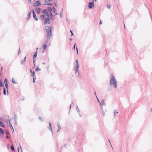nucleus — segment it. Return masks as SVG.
I'll use <instances>...</instances> for the list:
<instances>
[{
    "instance_id": "obj_1",
    "label": "nucleus",
    "mask_w": 152,
    "mask_h": 152,
    "mask_svg": "<svg viewBox=\"0 0 152 152\" xmlns=\"http://www.w3.org/2000/svg\"><path fill=\"white\" fill-rule=\"evenodd\" d=\"M52 28V27L51 26H46L45 27V29L47 33L46 37L48 39H50V37H52V36L51 33Z\"/></svg>"
},
{
    "instance_id": "obj_2",
    "label": "nucleus",
    "mask_w": 152,
    "mask_h": 152,
    "mask_svg": "<svg viewBox=\"0 0 152 152\" xmlns=\"http://www.w3.org/2000/svg\"><path fill=\"white\" fill-rule=\"evenodd\" d=\"M113 84L114 88L117 87V81L113 75L111 74L110 75V85L111 86Z\"/></svg>"
},
{
    "instance_id": "obj_3",
    "label": "nucleus",
    "mask_w": 152,
    "mask_h": 152,
    "mask_svg": "<svg viewBox=\"0 0 152 152\" xmlns=\"http://www.w3.org/2000/svg\"><path fill=\"white\" fill-rule=\"evenodd\" d=\"M76 63V66L74 68V70L75 72V73L76 74L77 72L79 73L78 70L79 69V64L77 60L74 63V64Z\"/></svg>"
},
{
    "instance_id": "obj_4",
    "label": "nucleus",
    "mask_w": 152,
    "mask_h": 152,
    "mask_svg": "<svg viewBox=\"0 0 152 152\" xmlns=\"http://www.w3.org/2000/svg\"><path fill=\"white\" fill-rule=\"evenodd\" d=\"M50 23V19L47 17L46 18L44 19V24L46 25L47 23L49 24Z\"/></svg>"
},
{
    "instance_id": "obj_5",
    "label": "nucleus",
    "mask_w": 152,
    "mask_h": 152,
    "mask_svg": "<svg viewBox=\"0 0 152 152\" xmlns=\"http://www.w3.org/2000/svg\"><path fill=\"white\" fill-rule=\"evenodd\" d=\"M94 0H93L92 2H90L88 4V7L90 9H92L94 6V4L93 2Z\"/></svg>"
},
{
    "instance_id": "obj_6",
    "label": "nucleus",
    "mask_w": 152,
    "mask_h": 152,
    "mask_svg": "<svg viewBox=\"0 0 152 152\" xmlns=\"http://www.w3.org/2000/svg\"><path fill=\"white\" fill-rule=\"evenodd\" d=\"M41 5L40 1L38 0L36 1L34 4V6L35 7L39 6Z\"/></svg>"
},
{
    "instance_id": "obj_7",
    "label": "nucleus",
    "mask_w": 152,
    "mask_h": 152,
    "mask_svg": "<svg viewBox=\"0 0 152 152\" xmlns=\"http://www.w3.org/2000/svg\"><path fill=\"white\" fill-rule=\"evenodd\" d=\"M28 14L27 15V20H28L30 19L31 15V10H30L29 12H28Z\"/></svg>"
},
{
    "instance_id": "obj_8",
    "label": "nucleus",
    "mask_w": 152,
    "mask_h": 152,
    "mask_svg": "<svg viewBox=\"0 0 152 152\" xmlns=\"http://www.w3.org/2000/svg\"><path fill=\"white\" fill-rule=\"evenodd\" d=\"M48 128L49 129H50V130L51 131V132L52 133V135H53V132L52 130V126H51V124L50 122H49V126L48 127Z\"/></svg>"
},
{
    "instance_id": "obj_9",
    "label": "nucleus",
    "mask_w": 152,
    "mask_h": 152,
    "mask_svg": "<svg viewBox=\"0 0 152 152\" xmlns=\"http://www.w3.org/2000/svg\"><path fill=\"white\" fill-rule=\"evenodd\" d=\"M41 10V9L37 7L36 8V9L35 10V11L36 12L38 13V14L40 13V11Z\"/></svg>"
},
{
    "instance_id": "obj_10",
    "label": "nucleus",
    "mask_w": 152,
    "mask_h": 152,
    "mask_svg": "<svg viewBox=\"0 0 152 152\" xmlns=\"http://www.w3.org/2000/svg\"><path fill=\"white\" fill-rule=\"evenodd\" d=\"M100 104L101 106H103V105H105L106 104L104 103V99H102L101 102L100 103Z\"/></svg>"
},
{
    "instance_id": "obj_11",
    "label": "nucleus",
    "mask_w": 152,
    "mask_h": 152,
    "mask_svg": "<svg viewBox=\"0 0 152 152\" xmlns=\"http://www.w3.org/2000/svg\"><path fill=\"white\" fill-rule=\"evenodd\" d=\"M4 133V130L2 128H0V136L3 135Z\"/></svg>"
},
{
    "instance_id": "obj_12",
    "label": "nucleus",
    "mask_w": 152,
    "mask_h": 152,
    "mask_svg": "<svg viewBox=\"0 0 152 152\" xmlns=\"http://www.w3.org/2000/svg\"><path fill=\"white\" fill-rule=\"evenodd\" d=\"M48 12L47 10L45 9L42 10V13H44L45 14H46Z\"/></svg>"
},
{
    "instance_id": "obj_13",
    "label": "nucleus",
    "mask_w": 152,
    "mask_h": 152,
    "mask_svg": "<svg viewBox=\"0 0 152 152\" xmlns=\"http://www.w3.org/2000/svg\"><path fill=\"white\" fill-rule=\"evenodd\" d=\"M47 10L49 11L50 13H52L51 12L52 11V9L50 7H48L47 8Z\"/></svg>"
},
{
    "instance_id": "obj_14",
    "label": "nucleus",
    "mask_w": 152,
    "mask_h": 152,
    "mask_svg": "<svg viewBox=\"0 0 152 152\" xmlns=\"http://www.w3.org/2000/svg\"><path fill=\"white\" fill-rule=\"evenodd\" d=\"M33 16L34 19L36 20V21H37L38 20V19L37 18V17L36 15V14H34V15H33Z\"/></svg>"
},
{
    "instance_id": "obj_15",
    "label": "nucleus",
    "mask_w": 152,
    "mask_h": 152,
    "mask_svg": "<svg viewBox=\"0 0 152 152\" xmlns=\"http://www.w3.org/2000/svg\"><path fill=\"white\" fill-rule=\"evenodd\" d=\"M26 56L24 58V59H23V60H22L21 61V64H23L26 61Z\"/></svg>"
},
{
    "instance_id": "obj_16",
    "label": "nucleus",
    "mask_w": 152,
    "mask_h": 152,
    "mask_svg": "<svg viewBox=\"0 0 152 152\" xmlns=\"http://www.w3.org/2000/svg\"><path fill=\"white\" fill-rule=\"evenodd\" d=\"M0 126L4 128L5 127V126L3 124V122L1 121H0Z\"/></svg>"
},
{
    "instance_id": "obj_17",
    "label": "nucleus",
    "mask_w": 152,
    "mask_h": 152,
    "mask_svg": "<svg viewBox=\"0 0 152 152\" xmlns=\"http://www.w3.org/2000/svg\"><path fill=\"white\" fill-rule=\"evenodd\" d=\"M45 14L41 15L40 16V17L42 19H44L45 18Z\"/></svg>"
},
{
    "instance_id": "obj_18",
    "label": "nucleus",
    "mask_w": 152,
    "mask_h": 152,
    "mask_svg": "<svg viewBox=\"0 0 152 152\" xmlns=\"http://www.w3.org/2000/svg\"><path fill=\"white\" fill-rule=\"evenodd\" d=\"M47 45L46 43H44L43 45L42 46V48L44 50H45L46 48Z\"/></svg>"
},
{
    "instance_id": "obj_19",
    "label": "nucleus",
    "mask_w": 152,
    "mask_h": 152,
    "mask_svg": "<svg viewBox=\"0 0 152 152\" xmlns=\"http://www.w3.org/2000/svg\"><path fill=\"white\" fill-rule=\"evenodd\" d=\"M50 14V15L51 16V20H54V18H53L54 15L52 13H51Z\"/></svg>"
},
{
    "instance_id": "obj_20",
    "label": "nucleus",
    "mask_w": 152,
    "mask_h": 152,
    "mask_svg": "<svg viewBox=\"0 0 152 152\" xmlns=\"http://www.w3.org/2000/svg\"><path fill=\"white\" fill-rule=\"evenodd\" d=\"M9 125H10V127L12 130V129L13 132H14L13 128V126L12 125V124H11V122H10V123L9 124Z\"/></svg>"
},
{
    "instance_id": "obj_21",
    "label": "nucleus",
    "mask_w": 152,
    "mask_h": 152,
    "mask_svg": "<svg viewBox=\"0 0 152 152\" xmlns=\"http://www.w3.org/2000/svg\"><path fill=\"white\" fill-rule=\"evenodd\" d=\"M4 84L3 83L2 81L1 80H0V87H3Z\"/></svg>"
},
{
    "instance_id": "obj_22",
    "label": "nucleus",
    "mask_w": 152,
    "mask_h": 152,
    "mask_svg": "<svg viewBox=\"0 0 152 152\" xmlns=\"http://www.w3.org/2000/svg\"><path fill=\"white\" fill-rule=\"evenodd\" d=\"M43 5H49V6H51L52 5V4L51 3H46L45 4H44Z\"/></svg>"
},
{
    "instance_id": "obj_23",
    "label": "nucleus",
    "mask_w": 152,
    "mask_h": 152,
    "mask_svg": "<svg viewBox=\"0 0 152 152\" xmlns=\"http://www.w3.org/2000/svg\"><path fill=\"white\" fill-rule=\"evenodd\" d=\"M3 94L4 95H5L6 94V90L5 88L3 89Z\"/></svg>"
},
{
    "instance_id": "obj_24",
    "label": "nucleus",
    "mask_w": 152,
    "mask_h": 152,
    "mask_svg": "<svg viewBox=\"0 0 152 152\" xmlns=\"http://www.w3.org/2000/svg\"><path fill=\"white\" fill-rule=\"evenodd\" d=\"M4 83L5 84H8V80L6 78L5 79H4Z\"/></svg>"
},
{
    "instance_id": "obj_25",
    "label": "nucleus",
    "mask_w": 152,
    "mask_h": 152,
    "mask_svg": "<svg viewBox=\"0 0 152 152\" xmlns=\"http://www.w3.org/2000/svg\"><path fill=\"white\" fill-rule=\"evenodd\" d=\"M10 148L13 151H15V148L14 147V146L13 145H11L10 146Z\"/></svg>"
},
{
    "instance_id": "obj_26",
    "label": "nucleus",
    "mask_w": 152,
    "mask_h": 152,
    "mask_svg": "<svg viewBox=\"0 0 152 152\" xmlns=\"http://www.w3.org/2000/svg\"><path fill=\"white\" fill-rule=\"evenodd\" d=\"M41 70L39 68L38 66L36 69L35 71H40Z\"/></svg>"
},
{
    "instance_id": "obj_27",
    "label": "nucleus",
    "mask_w": 152,
    "mask_h": 152,
    "mask_svg": "<svg viewBox=\"0 0 152 152\" xmlns=\"http://www.w3.org/2000/svg\"><path fill=\"white\" fill-rule=\"evenodd\" d=\"M76 110L77 112L78 113H80V110L79 109L78 107V106H77V107H76Z\"/></svg>"
},
{
    "instance_id": "obj_28",
    "label": "nucleus",
    "mask_w": 152,
    "mask_h": 152,
    "mask_svg": "<svg viewBox=\"0 0 152 152\" xmlns=\"http://www.w3.org/2000/svg\"><path fill=\"white\" fill-rule=\"evenodd\" d=\"M12 82L14 84H18V83L13 79V78H12Z\"/></svg>"
},
{
    "instance_id": "obj_29",
    "label": "nucleus",
    "mask_w": 152,
    "mask_h": 152,
    "mask_svg": "<svg viewBox=\"0 0 152 152\" xmlns=\"http://www.w3.org/2000/svg\"><path fill=\"white\" fill-rule=\"evenodd\" d=\"M57 126H58V129H61V127H60V124H59V122H58L57 123Z\"/></svg>"
},
{
    "instance_id": "obj_30",
    "label": "nucleus",
    "mask_w": 152,
    "mask_h": 152,
    "mask_svg": "<svg viewBox=\"0 0 152 152\" xmlns=\"http://www.w3.org/2000/svg\"><path fill=\"white\" fill-rule=\"evenodd\" d=\"M5 86L6 88H7V94H8V84H5Z\"/></svg>"
},
{
    "instance_id": "obj_31",
    "label": "nucleus",
    "mask_w": 152,
    "mask_h": 152,
    "mask_svg": "<svg viewBox=\"0 0 152 152\" xmlns=\"http://www.w3.org/2000/svg\"><path fill=\"white\" fill-rule=\"evenodd\" d=\"M31 74H32V75H31V76H32L33 77H34V76H36L35 75V72L34 71H33L32 72V73H31Z\"/></svg>"
},
{
    "instance_id": "obj_32",
    "label": "nucleus",
    "mask_w": 152,
    "mask_h": 152,
    "mask_svg": "<svg viewBox=\"0 0 152 152\" xmlns=\"http://www.w3.org/2000/svg\"><path fill=\"white\" fill-rule=\"evenodd\" d=\"M17 115L15 113V120H17Z\"/></svg>"
},
{
    "instance_id": "obj_33",
    "label": "nucleus",
    "mask_w": 152,
    "mask_h": 152,
    "mask_svg": "<svg viewBox=\"0 0 152 152\" xmlns=\"http://www.w3.org/2000/svg\"><path fill=\"white\" fill-rule=\"evenodd\" d=\"M37 56V55L36 54H34L33 56V58H35Z\"/></svg>"
},
{
    "instance_id": "obj_34",
    "label": "nucleus",
    "mask_w": 152,
    "mask_h": 152,
    "mask_svg": "<svg viewBox=\"0 0 152 152\" xmlns=\"http://www.w3.org/2000/svg\"><path fill=\"white\" fill-rule=\"evenodd\" d=\"M46 15L48 17V18H49V17H50V14H49L48 12L46 14Z\"/></svg>"
},
{
    "instance_id": "obj_35",
    "label": "nucleus",
    "mask_w": 152,
    "mask_h": 152,
    "mask_svg": "<svg viewBox=\"0 0 152 152\" xmlns=\"http://www.w3.org/2000/svg\"><path fill=\"white\" fill-rule=\"evenodd\" d=\"M49 43V40L47 39L45 43H46V45L48 44V43Z\"/></svg>"
},
{
    "instance_id": "obj_36",
    "label": "nucleus",
    "mask_w": 152,
    "mask_h": 152,
    "mask_svg": "<svg viewBox=\"0 0 152 152\" xmlns=\"http://www.w3.org/2000/svg\"><path fill=\"white\" fill-rule=\"evenodd\" d=\"M52 9L54 11V12L55 13V11H56V10L55 8L54 7H52Z\"/></svg>"
},
{
    "instance_id": "obj_37",
    "label": "nucleus",
    "mask_w": 152,
    "mask_h": 152,
    "mask_svg": "<svg viewBox=\"0 0 152 152\" xmlns=\"http://www.w3.org/2000/svg\"><path fill=\"white\" fill-rule=\"evenodd\" d=\"M111 5L110 4H108L107 5V7L109 9H110L111 7Z\"/></svg>"
},
{
    "instance_id": "obj_38",
    "label": "nucleus",
    "mask_w": 152,
    "mask_h": 152,
    "mask_svg": "<svg viewBox=\"0 0 152 152\" xmlns=\"http://www.w3.org/2000/svg\"><path fill=\"white\" fill-rule=\"evenodd\" d=\"M118 113V112L117 111V110H114V113L116 114Z\"/></svg>"
},
{
    "instance_id": "obj_39",
    "label": "nucleus",
    "mask_w": 152,
    "mask_h": 152,
    "mask_svg": "<svg viewBox=\"0 0 152 152\" xmlns=\"http://www.w3.org/2000/svg\"><path fill=\"white\" fill-rule=\"evenodd\" d=\"M35 62V58H33V63L34 64V66H35V64H34V63Z\"/></svg>"
},
{
    "instance_id": "obj_40",
    "label": "nucleus",
    "mask_w": 152,
    "mask_h": 152,
    "mask_svg": "<svg viewBox=\"0 0 152 152\" xmlns=\"http://www.w3.org/2000/svg\"><path fill=\"white\" fill-rule=\"evenodd\" d=\"M39 119L40 120L42 121H43V120L42 118L40 117H38Z\"/></svg>"
},
{
    "instance_id": "obj_41",
    "label": "nucleus",
    "mask_w": 152,
    "mask_h": 152,
    "mask_svg": "<svg viewBox=\"0 0 152 152\" xmlns=\"http://www.w3.org/2000/svg\"><path fill=\"white\" fill-rule=\"evenodd\" d=\"M32 11L33 15L35 14V12H34V9H32V11H31V12Z\"/></svg>"
},
{
    "instance_id": "obj_42",
    "label": "nucleus",
    "mask_w": 152,
    "mask_h": 152,
    "mask_svg": "<svg viewBox=\"0 0 152 152\" xmlns=\"http://www.w3.org/2000/svg\"><path fill=\"white\" fill-rule=\"evenodd\" d=\"M5 133L7 135H8L9 134V132L8 131H7L5 132Z\"/></svg>"
},
{
    "instance_id": "obj_43",
    "label": "nucleus",
    "mask_w": 152,
    "mask_h": 152,
    "mask_svg": "<svg viewBox=\"0 0 152 152\" xmlns=\"http://www.w3.org/2000/svg\"><path fill=\"white\" fill-rule=\"evenodd\" d=\"M76 44V43H75L73 47V49H74V50H75V46Z\"/></svg>"
},
{
    "instance_id": "obj_44",
    "label": "nucleus",
    "mask_w": 152,
    "mask_h": 152,
    "mask_svg": "<svg viewBox=\"0 0 152 152\" xmlns=\"http://www.w3.org/2000/svg\"><path fill=\"white\" fill-rule=\"evenodd\" d=\"M20 48H19L18 51V55L19 54V53H20Z\"/></svg>"
},
{
    "instance_id": "obj_45",
    "label": "nucleus",
    "mask_w": 152,
    "mask_h": 152,
    "mask_svg": "<svg viewBox=\"0 0 152 152\" xmlns=\"http://www.w3.org/2000/svg\"><path fill=\"white\" fill-rule=\"evenodd\" d=\"M70 32L71 34V36H72L73 35V33L72 31H71V30H70Z\"/></svg>"
},
{
    "instance_id": "obj_46",
    "label": "nucleus",
    "mask_w": 152,
    "mask_h": 152,
    "mask_svg": "<svg viewBox=\"0 0 152 152\" xmlns=\"http://www.w3.org/2000/svg\"><path fill=\"white\" fill-rule=\"evenodd\" d=\"M10 137L8 135H7L6 136V138L7 139H9L10 138Z\"/></svg>"
},
{
    "instance_id": "obj_47",
    "label": "nucleus",
    "mask_w": 152,
    "mask_h": 152,
    "mask_svg": "<svg viewBox=\"0 0 152 152\" xmlns=\"http://www.w3.org/2000/svg\"><path fill=\"white\" fill-rule=\"evenodd\" d=\"M9 122V124L10 123V122H11L10 121V119H7V122Z\"/></svg>"
},
{
    "instance_id": "obj_48",
    "label": "nucleus",
    "mask_w": 152,
    "mask_h": 152,
    "mask_svg": "<svg viewBox=\"0 0 152 152\" xmlns=\"http://www.w3.org/2000/svg\"><path fill=\"white\" fill-rule=\"evenodd\" d=\"M33 79L34 80H36V76H35L33 77Z\"/></svg>"
},
{
    "instance_id": "obj_49",
    "label": "nucleus",
    "mask_w": 152,
    "mask_h": 152,
    "mask_svg": "<svg viewBox=\"0 0 152 152\" xmlns=\"http://www.w3.org/2000/svg\"><path fill=\"white\" fill-rule=\"evenodd\" d=\"M15 124L16 125H17V120H15Z\"/></svg>"
},
{
    "instance_id": "obj_50",
    "label": "nucleus",
    "mask_w": 152,
    "mask_h": 152,
    "mask_svg": "<svg viewBox=\"0 0 152 152\" xmlns=\"http://www.w3.org/2000/svg\"><path fill=\"white\" fill-rule=\"evenodd\" d=\"M76 50H77V54H78V49L77 48V47H76Z\"/></svg>"
},
{
    "instance_id": "obj_51",
    "label": "nucleus",
    "mask_w": 152,
    "mask_h": 152,
    "mask_svg": "<svg viewBox=\"0 0 152 152\" xmlns=\"http://www.w3.org/2000/svg\"><path fill=\"white\" fill-rule=\"evenodd\" d=\"M55 13V15L56 16L58 15V13L57 12H56V11H55V13Z\"/></svg>"
},
{
    "instance_id": "obj_52",
    "label": "nucleus",
    "mask_w": 152,
    "mask_h": 152,
    "mask_svg": "<svg viewBox=\"0 0 152 152\" xmlns=\"http://www.w3.org/2000/svg\"><path fill=\"white\" fill-rule=\"evenodd\" d=\"M72 104L74 105V103L73 102H72V103H71V104L70 106V109H71V106Z\"/></svg>"
},
{
    "instance_id": "obj_53",
    "label": "nucleus",
    "mask_w": 152,
    "mask_h": 152,
    "mask_svg": "<svg viewBox=\"0 0 152 152\" xmlns=\"http://www.w3.org/2000/svg\"><path fill=\"white\" fill-rule=\"evenodd\" d=\"M97 101H98V102L100 104V103L99 100V99H98V98H97Z\"/></svg>"
},
{
    "instance_id": "obj_54",
    "label": "nucleus",
    "mask_w": 152,
    "mask_h": 152,
    "mask_svg": "<svg viewBox=\"0 0 152 152\" xmlns=\"http://www.w3.org/2000/svg\"><path fill=\"white\" fill-rule=\"evenodd\" d=\"M45 2H49V1H48V0H45Z\"/></svg>"
},
{
    "instance_id": "obj_55",
    "label": "nucleus",
    "mask_w": 152,
    "mask_h": 152,
    "mask_svg": "<svg viewBox=\"0 0 152 152\" xmlns=\"http://www.w3.org/2000/svg\"><path fill=\"white\" fill-rule=\"evenodd\" d=\"M37 53H38L37 51H36L35 52V53L34 54H37Z\"/></svg>"
},
{
    "instance_id": "obj_56",
    "label": "nucleus",
    "mask_w": 152,
    "mask_h": 152,
    "mask_svg": "<svg viewBox=\"0 0 152 152\" xmlns=\"http://www.w3.org/2000/svg\"><path fill=\"white\" fill-rule=\"evenodd\" d=\"M102 23L101 20H100V23H99V25H101V24H102Z\"/></svg>"
},
{
    "instance_id": "obj_57",
    "label": "nucleus",
    "mask_w": 152,
    "mask_h": 152,
    "mask_svg": "<svg viewBox=\"0 0 152 152\" xmlns=\"http://www.w3.org/2000/svg\"><path fill=\"white\" fill-rule=\"evenodd\" d=\"M115 114L114 113L113 117L115 118Z\"/></svg>"
},
{
    "instance_id": "obj_58",
    "label": "nucleus",
    "mask_w": 152,
    "mask_h": 152,
    "mask_svg": "<svg viewBox=\"0 0 152 152\" xmlns=\"http://www.w3.org/2000/svg\"><path fill=\"white\" fill-rule=\"evenodd\" d=\"M18 149V152H19V147H18L17 148Z\"/></svg>"
},
{
    "instance_id": "obj_59",
    "label": "nucleus",
    "mask_w": 152,
    "mask_h": 152,
    "mask_svg": "<svg viewBox=\"0 0 152 152\" xmlns=\"http://www.w3.org/2000/svg\"><path fill=\"white\" fill-rule=\"evenodd\" d=\"M30 72L31 73H32V72L31 69H30Z\"/></svg>"
},
{
    "instance_id": "obj_60",
    "label": "nucleus",
    "mask_w": 152,
    "mask_h": 152,
    "mask_svg": "<svg viewBox=\"0 0 152 152\" xmlns=\"http://www.w3.org/2000/svg\"><path fill=\"white\" fill-rule=\"evenodd\" d=\"M55 6L56 7H57V5L56 3H55Z\"/></svg>"
},
{
    "instance_id": "obj_61",
    "label": "nucleus",
    "mask_w": 152,
    "mask_h": 152,
    "mask_svg": "<svg viewBox=\"0 0 152 152\" xmlns=\"http://www.w3.org/2000/svg\"><path fill=\"white\" fill-rule=\"evenodd\" d=\"M79 113V115L80 117H82L80 113Z\"/></svg>"
},
{
    "instance_id": "obj_62",
    "label": "nucleus",
    "mask_w": 152,
    "mask_h": 152,
    "mask_svg": "<svg viewBox=\"0 0 152 152\" xmlns=\"http://www.w3.org/2000/svg\"><path fill=\"white\" fill-rule=\"evenodd\" d=\"M94 94H95V95H96V98H97V97L96 95V92H94Z\"/></svg>"
},
{
    "instance_id": "obj_63",
    "label": "nucleus",
    "mask_w": 152,
    "mask_h": 152,
    "mask_svg": "<svg viewBox=\"0 0 152 152\" xmlns=\"http://www.w3.org/2000/svg\"><path fill=\"white\" fill-rule=\"evenodd\" d=\"M28 1L29 2H31V0H28Z\"/></svg>"
},
{
    "instance_id": "obj_64",
    "label": "nucleus",
    "mask_w": 152,
    "mask_h": 152,
    "mask_svg": "<svg viewBox=\"0 0 152 152\" xmlns=\"http://www.w3.org/2000/svg\"><path fill=\"white\" fill-rule=\"evenodd\" d=\"M60 129H58V130H57V132H58V131H60Z\"/></svg>"
}]
</instances>
